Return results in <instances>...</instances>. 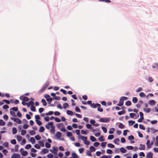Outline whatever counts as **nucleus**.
Here are the masks:
<instances>
[{
	"instance_id": "nucleus-24",
	"label": "nucleus",
	"mask_w": 158,
	"mask_h": 158,
	"mask_svg": "<svg viewBox=\"0 0 158 158\" xmlns=\"http://www.w3.org/2000/svg\"><path fill=\"white\" fill-rule=\"evenodd\" d=\"M17 132V130L15 127H13L12 128V133L13 134L15 135L16 134Z\"/></svg>"
},
{
	"instance_id": "nucleus-19",
	"label": "nucleus",
	"mask_w": 158,
	"mask_h": 158,
	"mask_svg": "<svg viewBox=\"0 0 158 158\" xmlns=\"http://www.w3.org/2000/svg\"><path fill=\"white\" fill-rule=\"evenodd\" d=\"M113 142L115 144L118 145L119 144L118 143L119 142V139L118 138L116 139L113 141Z\"/></svg>"
},
{
	"instance_id": "nucleus-60",
	"label": "nucleus",
	"mask_w": 158,
	"mask_h": 158,
	"mask_svg": "<svg viewBox=\"0 0 158 158\" xmlns=\"http://www.w3.org/2000/svg\"><path fill=\"white\" fill-rule=\"evenodd\" d=\"M10 143L13 144H15L16 143V142L15 139H13L10 141Z\"/></svg>"
},
{
	"instance_id": "nucleus-3",
	"label": "nucleus",
	"mask_w": 158,
	"mask_h": 158,
	"mask_svg": "<svg viewBox=\"0 0 158 158\" xmlns=\"http://www.w3.org/2000/svg\"><path fill=\"white\" fill-rule=\"evenodd\" d=\"M10 119L13 120V121L15 122H16L18 124H21L22 123L21 120L19 118H15L14 117H11Z\"/></svg>"
},
{
	"instance_id": "nucleus-14",
	"label": "nucleus",
	"mask_w": 158,
	"mask_h": 158,
	"mask_svg": "<svg viewBox=\"0 0 158 158\" xmlns=\"http://www.w3.org/2000/svg\"><path fill=\"white\" fill-rule=\"evenodd\" d=\"M148 103L151 105H154L156 103V102L154 100H151L149 101Z\"/></svg>"
},
{
	"instance_id": "nucleus-32",
	"label": "nucleus",
	"mask_w": 158,
	"mask_h": 158,
	"mask_svg": "<svg viewBox=\"0 0 158 158\" xmlns=\"http://www.w3.org/2000/svg\"><path fill=\"white\" fill-rule=\"evenodd\" d=\"M13 110L14 111H17L18 110V108L17 107H14L10 109V110Z\"/></svg>"
},
{
	"instance_id": "nucleus-1",
	"label": "nucleus",
	"mask_w": 158,
	"mask_h": 158,
	"mask_svg": "<svg viewBox=\"0 0 158 158\" xmlns=\"http://www.w3.org/2000/svg\"><path fill=\"white\" fill-rule=\"evenodd\" d=\"M128 98L126 97L123 96L121 97L119 101V103L117 104V105L120 106H122L123 104L124 101L127 100Z\"/></svg>"
},
{
	"instance_id": "nucleus-51",
	"label": "nucleus",
	"mask_w": 158,
	"mask_h": 158,
	"mask_svg": "<svg viewBox=\"0 0 158 158\" xmlns=\"http://www.w3.org/2000/svg\"><path fill=\"white\" fill-rule=\"evenodd\" d=\"M91 152L90 151L87 150L86 152V154L89 156H91L92 154L91 153Z\"/></svg>"
},
{
	"instance_id": "nucleus-36",
	"label": "nucleus",
	"mask_w": 158,
	"mask_h": 158,
	"mask_svg": "<svg viewBox=\"0 0 158 158\" xmlns=\"http://www.w3.org/2000/svg\"><path fill=\"white\" fill-rule=\"evenodd\" d=\"M67 113L69 115H73V112L71 110H68L67 111Z\"/></svg>"
},
{
	"instance_id": "nucleus-39",
	"label": "nucleus",
	"mask_w": 158,
	"mask_h": 158,
	"mask_svg": "<svg viewBox=\"0 0 158 158\" xmlns=\"http://www.w3.org/2000/svg\"><path fill=\"white\" fill-rule=\"evenodd\" d=\"M107 146L109 148H113L114 147V146L111 143H108L107 144Z\"/></svg>"
},
{
	"instance_id": "nucleus-4",
	"label": "nucleus",
	"mask_w": 158,
	"mask_h": 158,
	"mask_svg": "<svg viewBox=\"0 0 158 158\" xmlns=\"http://www.w3.org/2000/svg\"><path fill=\"white\" fill-rule=\"evenodd\" d=\"M53 149L52 150H50V151L55 154H56L58 150V148L54 146L53 147Z\"/></svg>"
},
{
	"instance_id": "nucleus-37",
	"label": "nucleus",
	"mask_w": 158,
	"mask_h": 158,
	"mask_svg": "<svg viewBox=\"0 0 158 158\" xmlns=\"http://www.w3.org/2000/svg\"><path fill=\"white\" fill-rule=\"evenodd\" d=\"M98 139L101 142L105 140V139H104V137L102 135L101 136L98 138Z\"/></svg>"
},
{
	"instance_id": "nucleus-25",
	"label": "nucleus",
	"mask_w": 158,
	"mask_h": 158,
	"mask_svg": "<svg viewBox=\"0 0 158 158\" xmlns=\"http://www.w3.org/2000/svg\"><path fill=\"white\" fill-rule=\"evenodd\" d=\"M88 131H87V130H86L85 131H84V130H82L81 131V132L82 134L86 135L87 134Z\"/></svg>"
},
{
	"instance_id": "nucleus-43",
	"label": "nucleus",
	"mask_w": 158,
	"mask_h": 158,
	"mask_svg": "<svg viewBox=\"0 0 158 158\" xmlns=\"http://www.w3.org/2000/svg\"><path fill=\"white\" fill-rule=\"evenodd\" d=\"M114 138V136L112 135H109L108 137V139L109 140H111L112 139H113Z\"/></svg>"
},
{
	"instance_id": "nucleus-10",
	"label": "nucleus",
	"mask_w": 158,
	"mask_h": 158,
	"mask_svg": "<svg viewBox=\"0 0 158 158\" xmlns=\"http://www.w3.org/2000/svg\"><path fill=\"white\" fill-rule=\"evenodd\" d=\"M55 126L52 125V126L51 127V129L50 130V132L52 133V134L53 135L55 134Z\"/></svg>"
},
{
	"instance_id": "nucleus-9",
	"label": "nucleus",
	"mask_w": 158,
	"mask_h": 158,
	"mask_svg": "<svg viewBox=\"0 0 158 158\" xmlns=\"http://www.w3.org/2000/svg\"><path fill=\"white\" fill-rule=\"evenodd\" d=\"M153 154L152 152H149L146 156L147 158H152Z\"/></svg>"
},
{
	"instance_id": "nucleus-31",
	"label": "nucleus",
	"mask_w": 158,
	"mask_h": 158,
	"mask_svg": "<svg viewBox=\"0 0 158 158\" xmlns=\"http://www.w3.org/2000/svg\"><path fill=\"white\" fill-rule=\"evenodd\" d=\"M125 112V111L124 110H123L121 111H119L118 112V114L119 115H121L122 114H124Z\"/></svg>"
},
{
	"instance_id": "nucleus-34",
	"label": "nucleus",
	"mask_w": 158,
	"mask_h": 158,
	"mask_svg": "<svg viewBox=\"0 0 158 158\" xmlns=\"http://www.w3.org/2000/svg\"><path fill=\"white\" fill-rule=\"evenodd\" d=\"M143 110L146 112L148 113L150 111L151 109L149 108H144L143 109Z\"/></svg>"
},
{
	"instance_id": "nucleus-33",
	"label": "nucleus",
	"mask_w": 158,
	"mask_h": 158,
	"mask_svg": "<svg viewBox=\"0 0 158 158\" xmlns=\"http://www.w3.org/2000/svg\"><path fill=\"white\" fill-rule=\"evenodd\" d=\"M31 110L32 111L34 112L35 111V108L34 105H32L31 106Z\"/></svg>"
},
{
	"instance_id": "nucleus-47",
	"label": "nucleus",
	"mask_w": 158,
	"mask_h": 158,
	"mask_svg": "<svg viewBox=\"0 0 158 158\" xmlns=\"http://www.w3.org/2000/svg\"><path fill=\"white\" fill-rule=\"evenodd\" d=\"M23 101L28 102L29 100V99L28 97H25L23 98Z\"/></svg>"
},
{
	"instance_id": "nucleus-28",
	"label": "nucleus",
	"mask_w": 158,
	"mask_h": 158,
	"mask_svg": "<svg viewBox=\"0 0 158 158\" xmlns=\"http://www.w3.org/2000/svg\"><path fill=\"white\" fill-rule=\"evenodd\" d=\"M89 149L90 150V151L91 152H94L95 151V148L93 147V146H91L90 147Z\"/></svg>"
},
{
	"instance_id": "nucleus-13",
	"label": "nucleus",
	"mask_w": 158,
	"mask_h": 158,
	"mask_svg": "<svg viewBox=\"0 0 158 158\" xmlns=\"http://www.w3.org/2000/svg\"><path fill=\"white\" fill-rule=\"evenodd\" d=\"M79 139H81L84 142L85 141H86L87 139V137H84L83 136L81 135L79 137Z\"/></svg>"
},
{
	"instance_id": "nucleus-8",
	"label": "nucleus",
	"mask_w": 158,
	"mask_h": 158,
	"mask_svg": "<svg viewBox=\"0 0 158 158\" xmlns=\"http://www.w3.org/2000/svg\"><path fill=\"white\" fill-rule=\"evenodd\" d=\"M20 157V154H14L11 157V158H19Z\"/></svg>"
},
{
	"instance_id": "nucleus-11",
	"label": "nucleus",
	"mask_w": 158,
	"mask_h": 158,
	"mask_svg": "<svg viewBox=\"0 0 158 158\" xmlns=\"http://www.w3.org/2000/svg\"><path fill=\"white\" fill-rule=\"evenodd\" d=\"M26 105L28 107H29L30 106H31L34 105V102L32 101H30L28 103H26Z\"/></svg>"
},
{
	"instance_id": "nucleus-23",
	"label": "nucleus",
	"mask_w": 158,
	"mask_h": 158,
	"mask_svg": "<svg viewBox=\"0 0 158 158\" xmlns=\"http://www.w3.org/2000/svg\"><path fill=\"white\" fill-rule=\"evenodd\" d=\"M30 141L33 144H34L35 142V139L33 137H31L30 138Z\"/></svg>"
},
{
	"instance_id": "nucleus-22",
	"label": "nucleus",
	"mask_w": 158,
	"mask_h": 158,
	"mask_svg": "<svg viewBox=\"0 0 158 158\" xmlns=\"http://www.w3.org/2000/svg\"><path fill=\"white\" fill-rule=\"evenodd\" d=\"M90 140L92 142H95L96 141V138L93 136H90Z\"/></svg>"
},
{
	"instance_id": "nucleus-18",
	"label": "nucleus",
	"mask_w": 158,
	"mask_h": 158,
	"mask_svg": "<svg viewBox=\"0 0 158 158\" xmlns=\"http://www.w3.org/2000/svg\"><path fill=\"white\" fill-rule=\"evenodd\" d=\"M132 102L134 103H137L138 102V99L136 97H133L132 99Z\"/></svg>"
},
{
	"instance_id": "nucleus-45",
	"label": "nucleus",
	"mask_w": 158,
	"mask_h": 158,
	"mask_svg": "<svg viewBox=\"0 0 158 158\" xmlns=\"http://www.w3.org/2000/svg\"><path fill=\"white\" fill-rule=\"evenodd\" d=\"M131 102L130 101H128L125 103V104L127 106H130L131 105Z\"/></svg>"
},
{
	"instance_id": "nucleus-41",
	"label": "nucleus",
	"mask_w": 158,
	"mask_h": 158,
	"mask_svg": "<svg viewBox=\"0 0 158 158\" xmlns=\"http://www.w3.org/2000/svg\"><path fill=\"white\" fill-rule=\"evenodd\" d=\"M35 138L37 140H39L41 139V137L39 135H36L35 136Z\"/></svg>"
},
{
	"instance_id": "nucleus-5",
	"label": "nucleus",
	"mask_w": 158,
	"mask_h": 158,
	"mask_svg": "<svg viewBox=\"0 0 158 158\" xmlns=\"http://www.w3.org/2000/svg\"><path fill=\"white\" fill-rule=\"evenodd\" d=\"M53 122H49L47 124L45 125V127L46 129L49 130L50 128V126L51 127L53 125Z\"/></svg>"
},
{
	"instance_id": "nucleus-42",
	"label": "nucleus",
	"mask_w": 158,
	"mask_h": 158,
	"mask_svg": "<svg viewBox=\"0 0 158 158\" xmlns=\"http://www.w3.org/2000/svg\"><path fill=\"white\" fill-rule=\"evenodd\" d=\"M139 128L140 129H141L143 130H145V128L144 126L141 124L139 125Z\"/></svg>"
},
{
	"instance_id": "nucleus-59",
	"label": "nucleus",
	"mask_w": 158,
	"mask_h": 158,
	"mask_svg": "<svg viewBox=\"0 0 158 158\" xmlns=\"http://www.w3.org/2000/svg\"><path fill=\"white\" fill-rule=\"evenodd\" d=\"M29 133L31 135H33L35 134V132L33 130H31L30 131Z\"/></svg>"
},
{
	"instance_id": "nucleus-49",
	"label": "nucleus",
	"mask_w": 158,
	"mask_h": 158,
	"mask_svg": "<svg viewBox=\"0 0 158 158\" xmlns=\"http://www.w3.org/2000/svg\"><path fill=\"white\" fill-rule=\"evenodd\" d=\"M102 129L105 133H106L107 132V130L106 127H102Z\"/></svg>"
},
{
	"instance_id": "nucleus-38",
	"label": "nucleus",
	"mask_w": 158,
	"mask_h": 158,
	"mask_svg": "<svg viewBox=\"0 0 158 158\" xmlns=\"http://www.w3.org/2000/svg\"><path fill=\"white\" fill-rule=\"evenodd\" d=\"M41 102L42 103L43 105L44 106H45L46 105L47 103L45 99H42L41 100Z\"/></svg>"
},
{
	"instance_id": "nucleus-21",
	"label": "nucleus",
	"mask_w": 158,
	"mask_h": 158,
	"mask_svg": "<svg viewBox=\"0 0 158 158\" xmlns=\"http://www.w3.org/2000/svg\"><path fill=\"white\" fill-rule=\"evenodd\" d=\"M120 151L121 152L123 153H125L126 152V150L124 148L121 147L120 148Z\"/></svg>"
},
{
	"instance_id": "nucleus-2",
	"label": "nucleus",
	"mask_w": 158,
	"mask_h": 158,
	"mask_svg": "<svg viewBox=\"0 0 158 158\" xmlns=\"http://www.w3.org/2000/svg\"><path fill=\"white\" fill-rule=\"evenodd\" d=\"M110 120V118H101L100 119L99 121L101 122L108 123L109 122Z\"/></svg>"
},
{
	"instance_id": "nucleus-15",
	"label": "nucleus",
	"mask_w": 158,
	"mask_h": 158,
	"mask_svg": "<svg viewBox=\"0 0 158 158\" xmlns=\"http://www.w3.org/2000/svg\"><path fill=\"white\" fill-rule=\"evenodd\" d=\"M140 147L139 148L140 150H144L145 149V146L143 144H140Z\"/></svg>"
},
{
	"instance_id": "nucleus-30",
	"label": "nucleus",
	"mask_w": 158,
	"mask_h": 158,
	"mask_svg": "<svg viewBox=\"0 0 158 158\" xmlns=\"http://www.w3.org/2000/svg\"><path fill=\"white\" fill-rule=\"evenodd\" d=\"M5 124V122L2 120L0 119V126H4Z\"/></svg>"
},
{
	"instance_id": "nucleus-29",
	"label": "nucleus",
	"mask_w": 158,
	"mask_h": 158,
	"mask_svg": "<svg viewBox=\"0 0 158 158\" xmlns=\"http://www.w3.org/2000/svg\"><path fill=\"white\" fill-rule=\"evenodd\" d=\"M45 130L44 127L43 126H41L40 127V129H39V131L40 132H42L44 131Z\"/></svg>"
},
{
	"instance_id": "nucleus-55",
	"label": "nucleus",
	"mask_w": 158,
	"mask_h": 158,
	"mask_svg": "<svg viewBox=\"0 0 158 158\" xmlns=\"http://www.w3.org/2000/svg\"><path fill=\"white\" fill-rule=\"evenodd\" d=\"M31 144H28L26 145L25 147V148L26 149H29L31 148Z\"/></svg>"
},
{
	"instance_id": "nucleus-48",
	"label": "nucleus",
	"mask_w": 158,
	"mask_h": 158,
	"mask_svg": "<svg viewBox=\"0 0 158 158\" xmlns=\"http://www.w3.org/2000/svg\"><path fill=\"white\" fill-rule=\"evenodd\" d=\"M118 127L121 129H123L124 127V126L122 123H120Z\"/></svg>"
},
{
	"instance_id": "nucleus-62",
	"label": "nucleus",
	"mask_w": 158,
	"mask_h": 158,
	"mask_svg": "<svg viewBox=\"0 0 158 158\" xmlns=\"http://www.w3.org/2000/svg\"><path fill=\"white\" fill-rule=\"evenodd\" d=\"M86 127L89 129H92L91 125L89 124H87L86 125Z\"/></svg>"
},
{
	"instance_id": "nucleus-44",
	"label": "nucleus",
	"mask_w": 158,
	"mask_h": 158,
	"mask_svg": "<svg viewBox=\"0 0 158 158\" xmlns=\"http://www.w3.org/2000/svg\"><path fill=\"white\" fill-rule=\"evenodd\" d=\"M69 106V105L67 103H64L63 105V107L64 109H65L66 108L68 107Z\"/></svg>"
},
{
	"instance_id": "nucleus-7",
	"label": "nucleus",
	"mask_w": 158,
	"mask_h": 158,
	"mask_svg": "<svg viewBox=\"0 0 158 158\" xmlns=\"http://www.w3.org/2000/svg\"><path fill=\"white\" fill-rule=\"evenodd\" d=\"M90 106L93 108H96L97 106H100L101 105L99 104H95L94 103H93L91 104Z\"/></svg>"
},
{
	"instance_id": "nucleus-52",
	"label": "nucleus",
	"mask_w": 158,
	"mask_h": 158,
	"mask_svg": "<svg viewBox=\"0 0 158 158\" xmlns=\"http://www.w3.org/2000/svg\"><path fill=\"white\" fill-rule=\"evenodd\" d=\"M126 148L128 150H132L133 149V147L132 146H127Z\"/></svg>"
},
{
	"instance_id": "nucleus-57",
	"label": "nucleus",
	"mask_w": 158,
	"mask_h": 158,
	"mask_svg": "<svg viewBox=\"0 0 158 158\" xmlns=\"http://www.w3.org/2000/svg\"><path fill=\"white\" fill-rule=\"evenodd\" d=\"M139 95L141 97H144L145 94L143 92H141L139 93Z\"/></svg>"
},
{
	"instance_id": "nucleus-58",
	"label": "nucleus",
	"mask_w": 158,
	"mask_h": 158,
	"mask_svg": "<svg viewBox=\"0 0 158 158\" xmlns=\"http://www.w3.org/2000/svg\"><path fill=\"white\" fill-rule=\"evenodd\" d=\"M128 123L130 124L131 125H133L135 123V121L133 120L129 121Z\"/></svg>"
},
{
	"instance_id": "nucleus-61",
	"label": "nucleus",
	"mask_w": 158,
	"mask_h": 158,
	"mask_svg": "<svg viewBox=\"0 0 158 158\" xmlns=\"http://www.w3.org/2000/svg\"><path fill=\"white\" fill-rule=\"evenodd\" d=\"M135 115V114L134 113H131L130 114V116L132 118H133Z\"/></svg>"
},
{
	"instance_id": "nucleus-27",
	"label": "nucleus",
	"mask_w": 158,
	"mask_h": 158,
	"mask_svg": "<svg viewBox=\"0 0 158 158\" xmlns=\"http://www.w3.org/2000/svg\"><path fill=\"white\" fill-rule=\"evenodd\" d=\"M22 137L20 135H18L17 136V139L18 141H20L22 139Z\"/></svg>"
},
{
	"instance_id": "nucleus-16",
	"label": "nucleus",
	"mask_w": 158,
	"mask_h": 158,
	"mask_svg": "<svg viewBox=\"0 0 158 158\" xmlns=\"http://www.w3.org/2000/svg\"><path fill=\"white\" fill-rule=\"evenodd\" d=\"M146 145L147 146V148H151V144H150V141L149 140H148L146 143Z\"/></svg>"
},
{
	"instance_id": "nucleus-40",
	"label": "nucleus",
	"mask_w": 158,
	"mask_h": 158,
	"mask_svg": "<svg viewBox=\"0 0 158 158\" xmlns=\"http://www.w3.org/2000/svg\"><path fill=\"white\" fill-rule=\"evenodd\" d=\"M53 113V112L52 111H49L48 113H46L45 115H50L52 114Z\"/></svg>"
},
{
	"instance_id": "nucleus-20",
	"label": "nucleus",
	"mask_w": 158,
	"mask_h": 158,
	"mask_svg": "<svg viewBox=\"0 0 158 158\" xmlns=\"http://www.w3.org/2000/svg\"><path fill=\"white\" fill-rule=\"evenodd\" d=\"M115 129L114 128H111L110 129V130L109 131V133L110 134H112L114 133V131Z\"/></svg>"
},
{
	"instance_id": "nucleus-46",
	"label": "nucleus",
	"mask_w": 158,
	"mask_h": 158,
	"mask_svg": "<svg viewBox=\"0 0 158 158\" xmlns=\"http://www.w3.org/2000/svg\"><path fill=\"white\" fill-rule=\"evenodd\" d=\"M45 147L47 148H49L51 147V144L48 142H46L45 143Z\"/></svg>"
},
{
	"instance_id": "nucleus-53",
	"label": "nucleus",
	"mask_w": 158,
	"mask_h": 158,
	"mask_svg": "<svg viewBox=\"0 0 158 158\" xmlns=\"http://www.w3.org/2000/svg\"><path fill=\"white\" fill-rule=\"evenodd\" d=\"M47 156L48 158H53V155L51 153L48 154L47 155Z\"/></svg>"
},
{
	"instance_id": "nucleus-56",
	"label": "nucleus",
	"mask_w": 158,
	"mask_h": 158,
	"mask_svg": "<svg viewBox=\"0 0 158 158\" xmlns=\"http://www.w3.org/2000/svg\"><path fill=\"white\" fill-rule=\"evenodd\" d=\"M36 123L39 125H41L42 124V122L39 120H35Z\"/></svg>"
},
{
	"instance_id": "nucleus-64",
	"label": "nucleus",
	"mask_w": 158,
	"mask_h": 158,
	"mask_svg": "<svg viewBox=\"0 0 158 158\" xmlns=\"http://www.w3.org/2000/svg\"><path fill=\"white\" fill-rule=\"evenodd\" d=\"M79 151L80 153H82L84 150V149L83 148H81L79 149Z\"/></svg>"
},
{
	"instance_id": "nucleus-6",
	"label": "nucleus",
	"mask_w": 158,
	"mask_h": 158,
	"mask_svg": "<svg viewBox=\"0 0 158 158\" xmlns=\"http://www.w3.org/2000/svg\"><path fill=\"white\" fill-rule=\"evenodd\" d=\"M49 152V151L48 149L46 148L43 149L42 151L40 152V154L43 155L45 154L48 153Z\"/></svg>"
},
{
	"instance_id": "nucleus-63",
	"label": "nucleus",
	"mask_w": 158,
	"mask_h": 158,
	"mask_svg": "<svg viewBox=\"0 0 158 158\" xmlns=\"http://www.w3.org/2000/svg\"><path fill=\"white\" fill-rule=\"evenodd\" d=\"M106 153L109 154H111L112 153V151L111 150L108 149L106 150Z\"/></svg>"
},
{
	"instance_id": "nucleus-35",
	"label": "nucleus",
	"mask_w": 158,
	"mask_h": 158,
	"mask_svg": "<svg viewBox=\"0 0 158 158\" xmlns=\"http://www.w3.org/2000/svg\"><path fill=\"white\" fill-rule=\"evenodd\" d=\"M26 133V131L24 130H22L21 131V135H24Z\"/></svg>"
},
{
	"instance_id": "nucleus-12",
	"label": "nucleus",
	"mask_w": 158,
	"mask_h": 158,
	"mask_svg": "<svg viewBox=\"0 0 158 158\" xmlns=\"http://www.w3.org/2000/svg\"><path fill=\"white\" fill-rule=\"evenodd\" d=\"M55 135L57 138H60L61 136V134L60 132L58 131L56 134Z\"/></svg>"
},
{
	"instance_id": "nucleus-26",
	"label": "nucleus",
	"mask_w": 158,
	"mask_h": 158,
	"mask_svg": "<svg viewBox=\"0 0 158 158\" xmlns=\"http://www.w3.org/2000/svg\"><path fill=\"white\" fill-rule=\"evenodd\" d=\"M63 123H61L57 124L56 127L58 128H59L60 127H63Z\"/></svg>"
},
{
	"instance_id": "nucleus-17",
	"label": "nucleus",
	"mask_w": 158,
	"mask_h": 158,
	"mask_svg": "<svg viewBox=\"0 0 158 158\" xmlns=\"http://www.w3.org/2000/svg\"><path fill=\"white\" fill-rule=\"evenodd\" d=\"M72 155L73 158H79V156L75 152L72 153Z\"/></svg>"
},
{
	"instance_id": "nucleus-50",
	"label": "nucleus",
	"mask_w": 158,
	"mask_h": 158,
	"mask_svg": "<svg viewBox=\"0 0 158 158\" xmlns=\"http://www.w3.org/2000/svg\"><path fill=\"white\" fill-rule=\"evenodd\" d=\"M39 143L41 147H43L44 146V144L43 141H39Z\"/></svg>"
},
{
	"instance_id": "nucleus-54",
	"label": "nucleus",
	"mask_w": 158,
	"mask_h": 158,
	"mask_svg": "<svg viewBox=\"0 0 158 158\" xmlns=\"http://www.w3.org/2000/svg\"><path fill=\"white\" fill-rule=\"evenodd\" d=\"M27 154V152L26 151H23L21 153V155L23 156H26Z\"/></svg>"
}]
</instances>
